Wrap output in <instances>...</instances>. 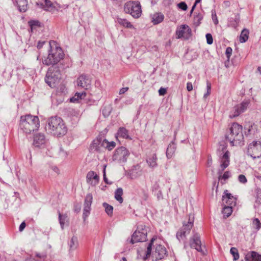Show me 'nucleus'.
<instances>
[{"label":"nucleus","instance_id":"obj_45","mask_svg":"<svg viewBox=\"0 0 261 261\" xmlns=\"http://www.w3.org/2000/svg\"><path fill=\"white\" fill-rule=\"evenodd\" d=\"M239 181L242 184H245L247 181V179L245 176L243 174H240L238 176Z\"/></svg>","mask_w":261,"mask_h":261},{"label":"nucleus","instance_id":"obj_55","mask_svg":"<svg viewBox=\"0 0 261 261\" xmlns=\"http://www.w3.org/2000/svg\"><path fill=\"white\" fill-rule=\"evenodd\" d=\"M232 50H226L225 54L227 58L228 61L229 60L230 57L232 55Z\"/></svg>","mask_w":261,"mask_h":261},{"label":"nucleus","instance_id":"obj_35","mask_svg":"<svg viewBox=\"0 0 261 261\" xmlns=\"http://www.w3.org/2000/svg\"><path fill=\"white\" fill-rule=\"evenodd\" d=\"M203 19V16L201 14L198 13L195 15L194 17V24L196 26H198L200 23L202 19Z\"/></svg>","mask_w":261,"mask_h":261},{"label":"nucleus","instance_id":"obj_52","mask_svg":"<svg viewBox=\"0 0 261 261\" xmlns=\"http://www.w3.org/2000/svg\"><path fill=\"white\" fill-rule=\"evenodd\" d=\"M167 93L166 89L161 87L159 90L160 95L163 96Z\"/></svg>","mask_w":261,"mask_h":261},{"label":"nucleus","instance_id":"obj_16","mask_svg":"<svg viewBox=\"0 0 261 261\" xmlns=\"http://www.w3.org/2000/svg\"><path fill=\"white\" fill-rule=\"evenodd\" d=\"M91 81L89 76L82 74L77 80V85L84 89L87 90L91 87Z\"/></svg>","mask_w":261,"mask_h":261},{"label":"nucleus","instance_id":"obj_28","mask_svg":"<svg viewBox=\"0 0 261 261\" xmlns=\"http://www.w3.org/2000/svg\"><path fill=\"white\" fill-rule=\"evenodd\" d=\"M86 96V93L85 92L82 93L76 92L74 95L70 98V101L72 102H78L79 100L84 98Z\"/></svg>","mask_w":261,"mask_h":261},{"label":"nucleus","instance_id":"obj_61","mask_svg":"<svg viewBox=\"0 0 261 261\" xmlns=\"http://www.w3.org/2000/svg\"><path fill=\"white\" fill-rule=\"evenodd\" d=\"M257 70L259 72V73L261 74V67H258L257 68Z\"/></svg>","mask_w":261,"mask_h":261},{"label":"nucleus","instance_id":"obj_5","mask_svg":"<svg viewBox=\"0 0 261 261\" xmlns=\"http://www.w3.org/2000/svg\"><path fill=\"white\" fill-rule=\"evenodd\" d=\"M61 78V73L57 67L49 68L45 76V82L50 87H54Z\"/></svg>","mask_w":261,"mask_h":261},{"label":"nucleus","instance_id":"obj_7","mask_svg":"<svg viewBox=\"0 0 261 261\" xmlns=\"http://www.w3.org/2000/svg\"><path fill=\"white\" fill-rule=\"evenodd\" d=\"M63 50H49L48 56L43 60V63L46 65L58 63L64 57Z\"/></svg>","mask_w":261,"mask_h":261},{"label":"nucleus","instance_id":"obj_37","mask_svg":"<svg viewBox=\"0 0 261 261\" xmlns=\"http://www.w3.org/2000/svg\"><path fill=\"white\" fill-rule=\"evenodd\" d=\"M230 252L233 256V260H234V261L237 260L239 258L240 255H239V253L238 250L237 248H236V247L231 248V249L230 250Z\"/></svg>","mask_w":261,"mask_h":261},{"label":"nucleus","instance_id":"obj_13","mask_svg":"<svg viewBox=\"0 0 261 261\" xmlns=\"http://www.w3.org/2000/svg\"><path fill=\"white\" fill-rule=\"evenodd\" d=\"M177 38L188 40L192 36V30L187 24H182L177 27L176 31Z\"/></svg>","mask_w":261,"mask_h":261},{"label":"nucleus","instance_id":"obj_22","mask_svg":"<svg viewBox=\"0 0 261 261\" xmlns=\"http://www.w3.org/2000/svg\"><path fill=\"white\" fill-rule=\"evenodd\" d=\"M151 22L153 24H158L162 22L164 19V15L160 12L155 13L150 15Z\"/></svg>","mask_w":261,"mask_h":261},{"label":"nucleus","instance_id":"obj_51","mask_svg":"<svg viewBox=\"0 0 261 261\" xmlns=\"http://www.w3.org/2000/svg\"><path fill=\"white\" fill-rule=\"evenodd\" d=\"M151 246H152V244L151 243H150L148 247H147V251H146V258H147L148 256H150V254H151Z\"/></svg>","mask_w":261,"mask_h":261},{"label":"nucleus","instance_id":"obj_19","mask_svg":"<svg viewBox=\"0 0 261 261\" xmlns=\"http://www.w3.org/2000/svg\"><path fill=\"white\" fill-rule=\"evenodd\" d=\"M99 178L98 175L93 171L88 172L86 176L87 182L92 186H95L99 182Z\"/></svg>","mask_w":261,"mask_h":261},{"label":"nucleus","instance_id":"obj_48","mask_svg":"<svg viewBox=\"0 0 261 261\" xmlns=\"http://www.w3.org/2000/svg\"><path fill=\"white\" fill-rule=\"evenodd\" d=\"M206 41L207 43L208 44H212L213 42V38L211 34H207L206 35Z\"/></svg>","mask_w":261,"mask_h":261},{"label":"nucleus","instance_id":"obj_6","mask_svg":"<svg viewBox=\"0 0 261 261\" xmlns=\"http://www.w3.org/2000/svg\"><path fill=\"white\" fill-rule=\"evenodd\" d=\"M33 145L35 148L41 150H46V151H49L50 148L48 140L46 138L44 134L41 133L34 135ZM46 153L47 154V151H46Z\"/></svg>","mask_w":261,"mask_h":261},{"label":"nucleus","instance_id":"obj_54","mask_svg":"<svg viewBox=\"0 0 261 261\" xmlns=\"http://www.w3.org/2000/svg\"><path fill=\"white\" fill-rule=\"evenodd\" d=\"M128 90V87H124L120 89L119 90V94H122L125 93Z\"/></svg>","mask_w":261,"mask_h":261},{"label":"nucleus","instance_id":"obj_14","mask_svg":"<svg viewBox=\"0 0 261 261\" xmlns=\"http://www.w3.org/2000/svg\"><path fill=\"white\" fill-rule=\"evenodd\" d=\"M219 156L221 163L220 166L223 170L229 164V152L228 150H226V147H222V151L220 152Z\"/></svg>","mask_w":261,"mask_h":261},{"label":"nucleus","instance_id":"obj_27","mask_svg":"<svg viewBox=\"0 0 261 261\" xmlns=\"http://www.w3.org/2000/svg\"><path fill=\"white\" fill-rule=\"evenodd\" d=\"M157 157L155 154H153L147 159V163L149 167L154 168L157 166Z\"/></svg>","mask_w":261,"mask_h":261},{"label":"nucleus","instance_id":"obj_34","mask_svg":"<svg viewBox=\"0 0 261 261\" xmlns=\"http://www.w3.org/2000/svg\"><path fill=\"white\" fill-rule=\"evenodd\" d=\"M59 222L62 229L64 228V226L65 223V222L67 221V216L66 215H62L59 212Z\"/></svg>","mask_w":261,"mask_h":261},{"label":"nucleus","instance_id":"obj_41","mask_svg":"<svg viewBox=\"0 0 261 261\" xmlns=\"http://www.w3.org/2000/svg\"><path fill=\"white\" fill-rule=\"evenodd\" d=\"M91 210V205H87L84 204V208L83 210V217L85 219L90 214Z\"/></svg>","mask_w":261,"mask_h":261},{"label":"nucleus","instance_id":"obj_43","mask_svg":"<svg viewBox=\"0 0 261 261\" xmlns=\"http://www.w3.org/2000/svg\"><path fill=\"white\" fill-rule=\"evenodd\" d=\"M177 6L179 9L183 11H186L188 9L187 5L184 2H182L178 3L177 5Z\"/></svg>","mask_w":261,"mask_h":261},{"label":"nucleus","instance_id":"obj_49","mask_svg":"<svg viewBox=\"0 0 261 261\" xmlns=\"http://www.w3.org/2000/svg\"><path fill=\"white\" fill-rule=\"evenodd\" d=\"M251 255L252 251L248 252L245 256V261H253V257Z\"/></svg>","mask_w":261,"mask_h":261},{"label":"nucleus","instance_id":"obj_8","mask_svg":"<svg viewBox=\"0 0 261 261\" xmlns=\"http://www.w3.org/2000/svg\"><path fill=\"white\" fill-rule=\"evenodd\" d=\"M247 153L253 159L261 156V142L254 140L250 143L247 147Z\"/></svg>","mask_w":261,"mask_h":261},{"label":"nucleus","instance_id":"obj_18","mask_svg":"<svg viewBox=\"0 0 261 261\" xmlns=\"http://www.w3.org/2000/svg\"><path fill=\"white\" fill-rule=\"evenodd\" d=\"M104 139L101 138H96L94 139L91 144L90 148L91 150H94L97 152H101L105 149Z\"/></svg>","mask_w":261,"mask_h":261},{"label":"nucleus","instance_id":"obj_23","mask_svg":"<svg viewBox=\"0 0 261 261\" xmlns=\"http://www.w3.org/2000/svg\"><path fill=\"white\" fill-rule=\"evenodd\" d=\"M155 253L158 254L157 258L162 259L166 254V248L162 245H159L155 248Z\"/></svg>","mask_w":261,"mask_h":261},{"label":"nucleus","instance_id":"obj_9","mask_svg":"<svg viewBox=\"0 0 261 261\" xmlns=\"http://www.w3.org/2000/svg\"><path fill=\"white\" fill-rule=\"evenodd\" d=\"M129 154V151L125 147L121 146L115 150L112 159L118 163H123L126 162Z\"/></svg>","mask_w":261,"mask_h":261},{"label":"nucleus","instance_id":"obj_15","mask_svg":"<svg viewBox=\"0 0 261 261\" xmlns=\"http://www.w3.org/2000/svg\"><path fill=\"white\" fill-rule=\"evenodd\" d=\"M190 245L191 248L195 249L197 251L204 254V251L201 247V243L200 236L197 233L195 234L192 238L190 239Z\"/></svg>","mask_w":261,"mask_h":261},{"label":"nucleus","instance_id":"obj_57","mask_svg":"<svg viewBox=\"0 0 261 261\" xmlns=\"http://www.w3.org/2000/svg\"><path fill=\"white\" fill-rule=\"evenodd\" d=\"M30 25L32 27L33 26H36L38 24V22L35 20H31L29 22Z\"/></svg>","mask_w":261,"mask_h":261},{"label":"nucleus","instance_id":"obj_12","mask_svg":"<svg viewBox=\"0 0 261 261\" xmlns=\"http://www.w3.org/2000/svg\"><path fill=\"white\" fill-rule=\"evenodd\" d=\"M194 216L190 215L189 216V221L187 224H184L182 227L176 233V237L180 240L182 237H185L187 234H189L193 226Z\"/></svg>","mask_w":261,"mask_h":261},{"label":"nucleus","instance_id":"obj_56","mask_svg":"<svg viewBox=\"0 0 261 261\" xmlns=\"http://www.w3.org/2000/svg\"><path fill=\"white\" fill-rule=\"evenodd\" d=\"M25 223L24 222H22L19 227V231H22V230H23V229L25 227Z\"/></svg>","mask_w":261,"mask_h":261},{"label":"nucleus","instance_id":"obj_21","mask_svg":"<svg viewBox=\"0 0 261 261\" xmlns=\"http://www.w3.org/2000/svg\"><path fill=\"white\" fill-rule=\"evenodd\" d=\"M116 138L118 139V138H122L123 139L132 140V138L128 135V131L124 127H120L116 135Z\"/></svg>","mask_w":261,"mask_h":261},{"label":"nucleus","instance_id":"obj_40","mask_svg":"<svg viewBox=\"0 0 261 261\" xmlns=\"http://www.w3.org/2000/svg\"><path fill=\"white\" fill-rule=\"evenodd\" d=\"M93 197L91 194H88L86 196L84 204L87 205H91L92 202Z\"/></svg>","mask_w":261,"mask_h":261},{"label":"nucleus","instance_id":"obj_38","mask_svg":"<svg viewBox=\"0 0 261 261\" xmlns=\"http://www.w3.org/2000/svg\"><path fill=\"white\" fill-rule=\"evenodd\" d=\"M255 203L256 204H261V190L256 189L255 191Z\"/></svg>","mask_w":261,"mask_h":261},{"label":"nucleus","instance_id":"obj_42","mask_svg":"<svg viewBox=\"0 0 261 261\" xmlns=\"http://www.w3.org/2000/svg\"><path fill=\"white\" fill-rule=\"evenodd\" d=\"M253 261H261V255L255 251H252Z\"/></svg>","mask_w":261,"mask_h":261},{"label":"nucleus","instance_id":"obj_4","mask_svg":"<svg viewBox=\"0 0 261 261\" xmlns=\"http://www.w3.org/2000/svg\"><path fill=\"white\" fill-rule=\"evenodd\" d=\"M125 13L129 14L135 18H139L142 14L140 4L138 2L128 1L123 6Z\"/></svg>","mask_w":261,"mask_h":261},{"label":"nucleus","instance_id":"obj_32","mask_svg":"<svg viewBox=\"0 0 261 261\" xmlns=\"http://www.w3.org/2000/svg\"><path fill=\"white\" fill-rule=\"evenodd\" d=\"M123 194V190L122 188H118L115 193V198L120 203L123 202V198L122 195Z\"/></svg>","mask_w":261,"mask_h":261},{"label":"nucleus","instance_id":"obj_58","mask_svg":"<svg viewBox=\"0 0 261 261\" xmlns=\"http://www.w3.org/2000/svg\"><path fill=\"white\" fill-rule=\"evenodd\" d=\"M45 43V41H39L37 43V47L38 48H42L43 47V45Z\"/></svg>","mask_w":261,"mask_h":261},{"label":"nucleus","instance_id":"obj_44","mask_svg":"<svg viewBox=\"0 0 261 261\" xmlns=\"http://www.w3.org/2000/svg\"><path fill=\"white\" fill-rule=\"evenodd\" d=\"M206 88H207V92L206 93H205L204 94L203 97L204 98H206L211 94V84L208 81H207V82H206Z\"/></svg>","mask_w":261,"mask_h":261},{"label":"nucleus","instance_id":"obj_1","mask_svg":"<svg viewBox=\"0 0 261 261\" xmlns=\"http://www.w3.org/2000/svg\"><path fill=\"white\" fill-rule=\"evenodd\" d=\"M225 138L231 146L240 145L244 139L242 126L237 123H232L226 130Z\"/></svg>","mask_w":261,"mask_h":261},{"label":"nucleus","instance_id":"obj_3","mask_svg":"<svg viewBox=\"0 0 261 261\" xmlns=\"http://www.w3.org/2000/svg\"><path fill=\"white\" fill-rule=\"evenodd\" d=\"M20 126L27 134L37 130L40 126L39 118L36 116L27 115L20 118Z\"/></svg>","mask_w":261,"mask_h":261},{"label":"nucleus","instance_id":"obj_25","mask_svg":"<svg viewBox=\"0 0 261 261\" xmlns=\"http://www.w3.org/2000/svg\"><path fill=\"white\" fill-rule=\"evenodd\" d=\"M249 31L246 29H244L240 35L239 41L241 43L246 42L249 38Z\"/></svg>","mask_w":261,"mask_h":261},{"label":"nucleus","instance_id":"obj_62","mask_svg":"<svg viewBox=\"0 0 261 261\" xmlns=\"http://www.w3.org/2000/svg\"><path fill=\"white\" fill-rule=\"evenodd\" d=\"M201 0H196L195 2V5H197V4L199 3L200 2H201Z\"/></svg>","mask_w":261,"mask_h":261},{"label":"nucleus","instance_id":"obj_60","mask_svg":"<svg viewBox=\"0 0 261 261\" xmlns=\"http://www.w3.org/2000/svg\"><path fill=\"white\" fill-rule=\"evenodd\" d=\"M196 5H195L194 4L193 5V6H192V9H191V11H190V14H191L192 13L193 11H194V10L195 9V7H196Z\"/></svg>","mask_w":261,"mask_h":261},{"label":"nucleus","instance_id":"obj_46","mask_svg":"<svg viewBox=\"0 0 261 261\" xmlns=\"http://www.w3.org/2000/svg\"><path fill=\"white\" fill-rule=\"evenodd\" d=\"M212 18L214 23L215 24H217L219 21L217 17L216 13L215 11L212 12Z\"/></svg>","mask_w":261,"mask_h":261},{"label":"nucleus","instance_id":"obj_39","mask_svg":"<svg viewBox=\"0 0 261 261\" xmlns=\"http://www.w3.org/2000/svg\"><path fill=\"white\" fill-rule=\"evenodd\" d=\"M252 227L256 230H258L261 228V223L258 219L254 218L253 219Z\"/></svg>","mask_w":261,"mask_h":261},{"label":"nucleus","instance_id":"obj_50","mask_svg":"<svg viewBox=\"0 0 261 261\" xmlns=\"http://www.w3.org/2000/svg\"><path fill=\"white\" fill-rule=\"evenodd\" d=\"M229 176H230L229 172L228 171H226V172H224V173L223 174L222 176H220L219 178V179H223L224 180H225L226 179H227L229 178Z\"/></svg>","mask_w":261,"mask_h":261},{"label":"nucleus","instance_id":"obj_30","mask_svg":"<svg viewBox=\"0 0 261 261\" xmlns=\"http://www.w3.org/2000/svg\"><path fill=\"white\" fill-rule=\"evenodd\" d=\"M175 150V145L173 143H170L167 149L166 155L167 158H171Z\"/></svg>","mask_w":261,"mask_h":261},{"label":"nucleus","instance_id":"obj_20","mask_svg":"<svg viewBox=\"0 0 261 261\" xmlns=\"http://www.w3.org/2000/svg\"><path fill=\"white\" fill-rule=\"evenodd\" d=\"M222 202L226 206L232 207L235 205L236 200V198L230 193H228L227 190H226L224 192V195L222 196Z\"/></svg>","mask_w":261,"mask_h":261},{"label":"nucleus","instance_id":"obj_31","mask_svg":"<svg viewBox=\"0 0 261 261\" xmlns=\"http://www.w3.org/2000/svg\"><path fill=\"white\" fill-rule=\"evenodd\" d=\"M105 149H108L109 151L113 149L116 146V143L114 141H108L107 139H104Z\"/></svg>","mask_w":261,"mask_h":261},{"label":"nucleus","instance_id":"obj_24","mask_svg":"<svg viewBox=\"0 0 261 261\" xmlns=\"http://www.w3.org/2000/svg\"><path fill=\"white\" fill-rule=\"evenodd\" d=\"M117 20L119 24L124 27L132 29H135L134 26L133 24H132L131 23L126 19L118 18L117 19Z\"/></svg>","mask_w":261,"mask_h":261},{"label":"nucleus","instance_id":"obj_29","mask_svg":"<svg viewBox=\"0 0 261 261\" xmlns=\"http://www.w3.org/2000/svg\"><path fill=\"white\" fill-rule=\"evenodd\" d=\"M79 246V241L77 237L73 236L69 242V248L70 250H74L77 248Z\"/></svg>","mask_w":261,"mask_h":261},{"label":"nucleus","instance_id":"obj_59","mask_svg":"<svg viewBox=\"0 0 261 261\" xmlns=\"http://www.w3.org/2000/svg\"><path fill=\"white\" fill-rule=\"evenodd\" d=\"M106 165L105 166V167H104V169H103V173L104 180L105 181V182H107V178L106 177Z\"/></svg>","mask_w":261,"mask_h":261},{"label":"nucleus","instance_id":"obj_17","mask_svg":"<svg viewBox=\"0 0 261 261\" xmlns=\"http://www.w3.org/2000/svg\"><path fill=\"white\" fill-rule=\"evenodd\" d=\"M44 2V5L42 4L37 3V5L43 9L45 11H49L52 13H54L58 11V8L60 7H57L53 3H52L49 0H43Z\"/></svg>","mask_w":261,"mask_h":261},{"label":"nucleus","instance_id":"obj_10","mask_svg":"<svg viewBox=\"0 0 261 261\" xmlns=\"http://www.w3.org/2000/svg\"><path fill=\"white\" fill-rule=\"evenodd\" d=\"M147 240V230L145 226L138 227L133 233L130 242L134 244L137 242H144Z\"/></svg>","mask_w":261,"mask_h":261},{"label":"nucleus","instance_id":"obj_11","mask_svg":"<svg viewBox=\"0 0 261 261\" xmlns=\"http://www.w3.org/2000/svg\"><path fill=\"white\" fill-rule=\"evenodd\" d=\"M249 103V100H245L241 103L235 106L230 112L229 117L233 118L239 116L247 110Z\"/></svg>","mask_w":261,"mask_h":261},{"label":"nucleus","instance_id":"obj_2","mask_svg":"<svg viewBox=\"0 0 261 261\" xmlns=\"http://www.w3.org/2000/svg\"><path fill=\"white\" fill-rule=\"evenodd\" d=\"M46 128L54 136L60 137L65 135L67 131L63 119L58 117H52L47 120Z\"/></svg>","mask_w":261,"mask_h":261},{"label":"nucleus","instance_id":"obj_36","mask_svg":"<svg viewBox=\"0 0 261 261\" xmlns=\"http://www.w3.org/2000/svg\"><path fill=\"white\" fill-rule=\"evenodd\" d=\"M103 206L105 208V211L106 213L109 216H112L113 215V207L109 204H108L107 203H103Z\"/></svg>","mask_w":261,"mask_h":261},{"label":"nucleus","instance_id":"obj_33","mask_svg":"<svg viewBox=\"0 0 261 261\" xmlns=\"http://www.w3.org/2000/svg\"><path fill=\"white\" fill-rule=\"evenodd\" d=\"M232 212V206L225 205L222 211L224 217H228L231 214Z\"/></svg>","mask_w":261,"mask_h":261},{"label":"nucleus","instance_id":"obj_47","mask_svg":"<svg viewBox=\"0 0 261 261\" xmlns=\"http://www.w3.org/2000/svg\"><path fill=\"white\" fill-rule=\"evenodd\" d=\"M49 45L50 47V49H61L60 46H59L57 43L55 41H51L49 42Z\"/></svg>","mask_w":261,"mask_h":261},{"label":"nucleus","instance_id":"obj_64","mask_svg":"<svg viewBox=\"0 0 261 261\" xmlns=\"http://www.w3.org/2000/svg\"><path fill=\"white\" fill-rule=\"evenodd\" d=\"M188 77L189 79H191L192 77V75H190V74H188Z\"/></svg>","mask_w":261,"mask_h":261},{"label":"nucleus","instance_id":"obj_53","mask_svg":"<svg viewBox=\"0 0 261 261\" xmlns=\"http://www.w3.org/2000/svg\"><path fill=\"white\" fill-rule=\"evenodd\" d=\"M187 90L188 91H191L193 90V85L191 82H188L187 84Z\"/></svg>","mask_w":261,"mask_h":261},{"label":"nucleus","instance_id":"obj_26","mask_svg":"<svg viewBox=\"0 0 261 261\" xmlns=\"http://www.w3.org/2000/svg\"><path fill=\"white\" fill-rule=\"evenodd\" d=\"M20 11L25 12L27 9V0H15Z\"/></svg>","mask_w":261,"mask_h":261},{"label":"nucleus","instance_id":"obj_63","mask_svg":"<svg viewBox=\"0 0 261 261\" xmlns=\"http://www.w3.org/2000/svg\"><path fill=\"white\" fill-rule=\"evenodd\" d=\"M120 261H127V259L125 257H123L122 258V259L120 260Z\"/></svg>","mask_w":261,"mask_h":261}]
</instances>
